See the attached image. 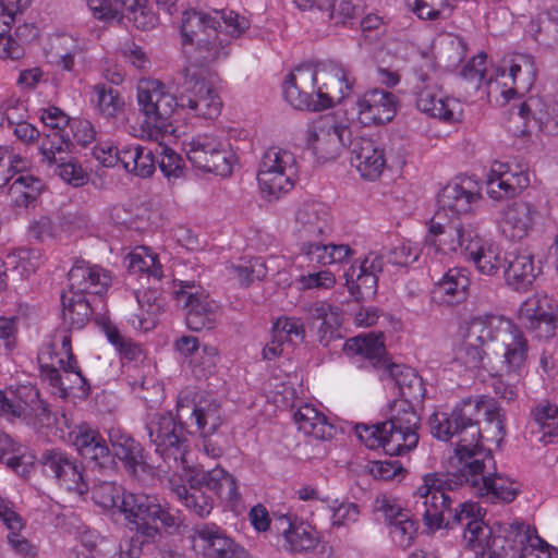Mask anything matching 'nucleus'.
Instances as JSON below:
<instances>
[{
  "label": "nucleus",
  "instance_id": "24",
  "mask_svg": "<svg viewBox=\"0 0 558 558\" xmlns=\"http://www.w3.org/2000/svg\"><path fill=\"white\" fill-rule=\"evenodd\" d=\"M57 364L59 368L54 363L40 364V376L56 389L54 393L63 399L68 398L75 389H78L82 395L88 393V381L78 369L76 362L65 363L64 357H60Z\"/></svg>",
  "mask_w": 558,
  "mask_h": 558
},
{
  "label": "nucleus",
  "instance_id": "5",
  "mask_svg": "<svg viewBox=\"0 0 558 558\" xmlns=\"http://www.w3.org/2000/svg\"><path fill=\"white\" fill-rule=\"evenodd\" d=\"M480 199L472 180L448 183L438 194V208L428 223L426 244L442 254L460 251L464 255L469 240L476 238L477 230L471 223H463L460 215L472 213Z\"/></svg>",
  "mask_w": 558,
  "mask_h": 558
},
{
  "label": "nucleus",
  "instance_id": "50",
  "mask_svg": "<svg viewBox=\"0 0 558 558\" xmlns=\"http://www.w3.org/2000/svg\"><path fill=\"white\" fill-rule=\"evenodd\" d=\"M156 163L169 183H175L185 177L184 159L168 146L158 145L156 148Z\"/></svg>",
  "mask_w": 558,
  "mask_h": 558
},
{
  "label": "nucleus",
  "instance_id": "35",
  "mask_svg": "<svg viewBox=\"0 0 558 558\" xmlns=\"http://www.w3.org/2000/svg\"><path fill=\"white\" fill-rule=\"evenodd\" d=\"M109 440L113 450L112 458H118L132 476H136L138 471H145L147 464L144 448L138 441L120 429H111Z\"/></svg>",
  "mask_w": 558,
  "mask_h": 558
},
{
  "label": "nucleus",
  "instance_id": "33",
  "mask_svg": "<svg viewBox=\"0 0 558 558\" xmlns=\"http://www.w3.org/2000/svg\"><path fill=\"white\" fill-rule=\"evenodd\" d=\"M502 360L500 371L506 375H521L529 357V340L522 329L512 323L502 339Z\"/></svg>",
  "mask_w": 558,
  "mask_h": 558
},
{
  "label": "nucleus",
  "instance_id": "34",
  "mask_svg": "<svg viewBox=\"0 0 558 558\" xmlns=\"http://www.w3.org/2000/svg\"><path fill=\"white\" fill-rule=\"evenodd\" d=\"M504 263L506 283L517 291L527 290L541 272L530 254L508 253Z\"/></svg>",
  "mask_w": 558,
  "mask_h": 558
},
{
  "label": "nucleus",
  "instance_id": "37",
  "mask_svg": "<svg viewBox=\"0 0 558 558\" xmlns=\"http://www.w3.org/2000/svg\"><path fill=\"white\" fill-rule=\"evenodd\" d=\"M354 254L348 244H325L320 239L301 242L300 256L308 266L341 263Z\"/></svg>",
  "mask_w": 558,
  "mask_h": 558
},
{
  "label": "nucleus",
  "instance_id": "60",
  "mask_svg": "<svg viewBox=\"0 0 558 558\" xmlns=\"http://www.w3.org/2000/svg\"><path fill=\"white\" fill-rule=\"evenodd\" d=\"M54 166V174L59 175L64 182L73 186H82L86 182V173L82 167L73 160H66V157L59 156Z\"/></svg>",
  "mask_w": 558,
  "mask_h": 558
},
{
  "label": "nucleus",
  "instance_id": "14",
  "mask_svg": "<svg viewBox=\"0 0 558 558\" xmlns=\"http://www.w3.org/2000/svg\"><path fill=\"white\" fill-rule=\"evenodd\" d=\"M518 316L523 327L536 338L551 339L558 328L557 303L546 294H533L519 307Z\"/></svg>",
  "mask_w": 558,
  "mask_h": 558
},
{
  "label": "nucleus",
  "instance_id": "51",
  "mask_svg": "<svg viewBox=\"0 0 558 558\" xmlns=\"http://www.w3.org/2000/svg\"><path fill=\"white\" fill-rule=\"evenodd\" d=\"M535 40L549 48L558 46V9L548 11L531 23Z\"/></svg>",
  "mask_w": 558,
  "mask_h": 558
},
{
  "label": "nucleus",
  "instance_id": "16",
  "mask_svg": "<svg viewBox=\"0 0 558 558\" xmlns=\"http://www.w3.org/2000/svg\"><path fill=\"white\" fill-rule=\"evenodd\" d=\"M47 476L57 481L60 487L84 495L89 486L77 461L60 448L46 449L39 459Z\"/></svg>",
  "mask_w": 558,
  "mask_h": 558
},
{
  "label": "nucleus",
  "instance_id": "22",
  "mask_svg": "<svg viewBox=\"0 0 558 558\" xmlns=\"http://www.w3.org/2000/svg\"><path fill=\"white\" fill-rule=\"evenodd\" d=\"M331 213L320 202L302 203L294 215L293 233L301 241L317 240L331 231Z\"/></svg>",
  "mask_w": 558,
  "mask_h": 558
},
{
  "label": "nucleus",
  "instance_id": "61",
  "mask_svg": "<svg viewBox=\"0 0 558 558\" xmlns=\"http://www.w3.org/2000/svg\"><path fill=\"white\" fill-rule=\"evenodd\" d=\"M27 386L20 387L12 399L7 398L2 392V398H0V414L11 415L13 417H27L29 409L25 410L24 408H27L32 403L29 399L24 396V389Z\"/></svg>",
  "mask_w": 558,
  "mask_h": 558
},
{
  "label": "nucleus",
  "instance_id": "47",
  "mask_svg": "<svg viewBox=\"0 0 558 558\" xmlns=\"http://www.w3.org/2000/svg\"><path fill=\"white\" fill-rule=\"evenodd\" d=\"M220 143L221 140L217 136L197 135L186 144V156L194 167L204 170L211 155L220 147Z\"/></svg>",
  "mask_w": 558,
  "mask_h": 558
},
{
  "label": "nucleus",
  "instance_id": "55",
  "mask_svg": "<svg viewBox=\"0 0 558 558\" xmlns=\"http://www.w3.org/2000/svg\"><path fill=\"white\" fill-rule=\"evenodd\" d=\"M46 355L49 359H52V355L57 357V361L60 357H64L66 362H76V359L72 351V339L69 329L57 330L52 336L51 343L49 344L47 351H44L39 355V362L46 363Z\"/></svg>",
  "mask_w": 558,
  "mask_h": 558
},
{
  "label": "nucleus",
  "instance_id": "7",
  "mask_svg": "<svg viewBox=\"0 0 558 558\" xmlns=\"http://www.w3.org/2000/svg\"><path fill=\"white\" fill-rule=\"evenodd\" d=\"M186 475L189 484H180L170 480V489L178 500L191 512L199 518L207 517L213 510V498L205 492H214L219 497L236 504L241 499L238 484L233 475L220 466L204 471L190 465Z\"/></svg>",
  "mask_w": 558,
  "mask_h": 558
},
{
  "label": "nucleus",
  "instance_id": "21",
  "mask_svg": "<svg viewBox=\"0 0 558 558\" xmlns=\"http://www.w3.org/2000/svg\"><path fill=\"white\" fill-rule=\"evenodd\" d=\"M193 537L204 558H248L247 551L216 524L196 525Z\"/></svg>",
  "mask_w": 558,
  "mask_h": 558
},
{
  "label": "nucleus",
  "instance_id": "18",
  "mask_svg": "<svg viewBox=\"0 0 558 558\" xmlns=\"http://www.w3.org/2000/svg\"><path fill=\"white\" fill-rule=\"evenodd\" d=\"M486 193L494 201H506L520 195L530 184L529 173L520 166L495 162L486 175Z\"/></svg>",
  "mask_w": 558,
  "mask_h": 558
},
{
  "label": "nucleus",
  "instance_id": "23",
  "mask_svg": "<svg viewBox=\"0 0 558 558\" xmlns=\"http://www.w3.org/2000/svg\"><path fill=\"white\" fill-rule=\"evenodd\" d=\"M539 218L541 213L534 204L517 201L502 208L498 227L507 239L520 241L529 236Z\"/></svg>",
  "mask_w": 558,
  "mask_h": 558
},
{
  "label": "nucleus",
  "instance_id": "17",
  "mask_svg": "<svg viewBox=\"0 0 558 558\" xmlns=\"http://www.w3.org/2000/svg\"><path fill=\"white\" fill-rule=\"evenodd\" d=\"M318 63L295 66L286 77L282 89L284 99L295 109L319 111Z\"/></svg>",
  "mask_w": 558,
  "mask_h": 558
},
{
  "label": "nucleus",
  "instance_id": "30",
  "mask_svg": "<svg viewBox=\"0 0 558 558\" xmlns=\"http://www.w3.org/2000/svg\"><path fill=\"white\" fill-rule=\"evenodd\" d=\"M512 323L511 319L504 316L487 313L465 320L461 325L460 331L462 336L484 348L490 342H500Z\"/></svg>",
  "mask_w": 558,
  "mask_h": 558
},
{
  "label": "nucleus",
  "instance_id": "42",
  "mask_svg": "<svg viewBox=\"0 0 558 558\" xmlns=\"http://www.w3.org/2000/svg\"><path fill=\"white\" fill-rule=\"evenodd\" d=\"M120 157L123 168L140 178H149L156 170V150L147 146L124 145Z\"/></svg>",
  "mask_w": 558,
  "mask_h": 558
},
{
  "label": "nucleus",
  "instance_id": "1",
  "mask_svg": "<svg viewBox=\"0 0 558 558\" xmlns=\"http://www.w3.org/2000/svg\"><path fill=\"white\" fill-rule=\"evenodd\" d=\"M492 426V441L500 442L505 435V415L493 398L470 397L461 400L450 413L438 412L429 416L430 434L442 441H453L460 468L457 472L425 474V483L434 488L451 492L469 486L493 502H511L519 487L509 477L495 472V460L490 450L481 446L485 437L480 422Z\"/></svg>",
  "mask_w": 558,
  "mask_h": 558
},
{
  "label": "nucleus",
  "instance_id": "52",
  "mask_svg": "<svg viewBox=\"0 0 558 558\" xmlns=\"http://www.w3.org/2000/svg\"><path fill=\"white\" fill-rule=\"evenodd\" d=\"M513 542L520 545L519 558H550L549 545L534 532L520 530Z\"/></svg>",
  "mask_w": 558,
  "mask_h": 558
},
{
  "label": "nucleus",
  "instance_id": "8",
  "mask_svg": "<svg viewBox=\"0 0 558 558\" xmlns=\"http://www.w3.org/2000/svg\"><path fill=\"white\" fill-rule=\"evenodd\" d=\"M343 351L348 355H361L375 368L381 369L380 378L393 381L403 397L402 400H417L424 396L422 378L414 369L390 362L385 355L386 349L380 336L368 333L350 338L345 341Z\"/></svg>",
  "mask_w": 558,
  "mask_h": 558
},
{
  "label": "nucleus",
  "instance_id": "44",
  "mask_svg": "<svg viewBox=\"0 0 558 558\" xmlns=\"http://www.w3.org/2000/svg\"><path fill=\"white\" fill-rule=\"evenodd\" d=\"M136 300L140 305V314H136L131 323L143 330L155 327L158 315L163 311V301L157 289H146L136 292Z\"/></svg>",
  "mask_w": 558,
  "mask_h": 558
},
{
  "label": "nucleus",
  "instance_id": "62",
  "mask_svg": "<svg viewBox=\"0 0 558 558\" xmlns=\"http://www.w3.org/2000/svg\"><path fill=\"white\" fill-rule=\"evenodd\" d=\"M272 331L281 333L284 341H303L305 338L304 324L298 317H279L272 326Z\"/></svg>",
  "mask_w": 558,
  "mask_h": 558
},
{
  "label": "nucleus",
  "instance_id": "20",
  "mask_svg": "<svg viewBox=\"0 0 558 558\" xmlns=\"http://www.w3.org/2000/svg\"><path fill=\"white\" fill-rule=\"evenodd\" d=\"M383 269V256L369 253L362 262L352 264L345 270V284L355 301L371 299L377 293L378 275Z\"/></svg>",
  "mask_w": 558,
  "mask_h": 558
},
{
  "label": "nucleus",
  "instance_id": "48",
  "mask_svg": "<svg viewBox=\"0 0 558 558\" xmlns=\"http://www.w3.org/2000/svg\"><path fill=\"white\" fill-rule=\"evenodd\" d=\"M286 548L291 551H304L315 547L316 533L306 522L296 520L294 523H288L284 530Z\"/></svg>",
  "mask_w": 558,
  "mask_h": 558
},
{
  "label": "nucleus",
  "instance_id": "12",
  "mask_svg": "<svg viewBox=\"0 0 558 558\" xmlns=\"http://www.w3.org/2000/svg\"><path fill=\"white\" fill-rule=\"evenodd\" d=\"M351 138L350 128L340 124L332 114L318 117L306 130V147L322 161L336 159Z\"/></svg>",
  "mask_w": 558,
  "mask_h": 558
},
{
  "label": "nucleus",
  "instance_id": "32",
  "mask_svg": "<svg viewBox=\"0 0 558 558\" xmlns=\"http://www.w3.org/2000/svg\"><path fill=\"white\" fill-rule=\"evenodd\" d=\"M470 278L464 268L453 267L434 284L432 299L439 305H456L464 302L469 296Z\"/></svg>",
  "mask_w": 558,
  "mask_h": 558
},
{
  "label": "nucleus",
  "instance_id": "28",
  "mask_svg": "<svg viewBox=\"0 0 558 558\" xmlns=\"http://www.w3.org/2000/svg\"><path fill=\"white\" fill-rule=\"evenodd\" d=\"M351 163L361 177L374 181L380 177L386 166L384 149L372 138L355 137L348 144Z\"/></svg>",
  "mask_w": 558,
  "mask_h": 558
},
{
  "label": "nucleus",
  "instance_id": "38",
  "mask_svg": "<svg viewBox=\"0 0 558 558\" xmlns=\"http://www.w3.org/2000/svg\"><path fill=\"white\" fill-rule=\"evenodd\" d=\"M529 425L538 440L548 444H558V405L544 399L537 402L530 411Z\"/></svg>",
  "mask_w": 558,
  "mask_h": 558
},
{
  "label": "nucleus",
  "instance_id": "15",
  "mask_svg": "<svg viewBox=\"0 0 558 558\" xmlns=\"http://www.w3.org/2000/svg\"><path fill=\"white\" fill-rule=\"evenodd\" d=\"M175 418L181 425L194 422L199 433H215L221 425L220 404L214 399H199L196 401L192 389H183L177 399Z\"/></svg>",
  "mask_w": 558,
  "mask_h": 558
},
{
  "label": "nucleus",
  "instance_id": "54",
  "mask_svg": "<svg viewBox=\"0 0 558 558\" xmlns=\"http://www.w3.org/2000/svg\"><path fill=\"white\" fill-rule=\"evenodd\" d=\"M94 93L97 109L102 116L112 118L123 109L124 101L117 89L105 84H97L94 86Z\"/></svg>",
  "mask_w": 558,
  "mask_h": 558
},
{
  "label": "nucleus",
  "instance_id": "41",
  "mask_svg": "<svg viewBox=\"0 0 558 558\" xmlns=\"http://www.w3.org/2000/svg\"><path fill=\"white\" fill-rule=\"evenodd\" d=\"M377 508L381 509L389 520L392 541L400 547L410 546L416 533L415 522L401 508L389 504L386 499H383Z\"/></svg>",
  "mask_w": 558,
  "mask_h": 558
},
{
  "label": "nucleus",
  "instance_id": "6",
  "mask_svg": "<svg viewBox=\"0 0 558 558\" xmlns=\"http://www.w3.org/2000/svg\"><path fill=\"white\" fill-rule=\"evenodd\" d=\"M420 422L410 401L397 400L387 421L373 426L356 425V435L371 449L381 447L389 456H402L417 446Z\"/></svg>",
  "mask_w": 558,
  "mask_h": 558
},
{
  "label": "nucleus",
  "instance_id": "9",
  "mask_svg": "<svg viewBox=\"0 0 558 558\" xmlns=\"http://www.w3.org/2000/svg\"><path fill=\"white\" fill-rule=\"evenodd\" d=\"M184 426L170 412L149 413L145 417L144 428L149 442L169 470L190 469L189 439Z\"/></svg>",
  "mask_w": 558,
  "mask_h": 558
},
{
  "label": "nucleus",
  "instance_id": "31",
  "mask_svg": "<svg viewBox=\"0 0 558 558\" xmlns=\"http://www.w3.org/2000/svg\"><path fill=\"white\" fill-rule=\"evenodd\" d=\"M519 116L525 126H536L547 135H558V101L546 102L539 96H530L519 106Z\"/></svg>",
  "mask_w": 558,
  "mask_h": 558
},
{
  "label": "nucleus",
  "instance_id": "56",
  "mask_svg": "<svg viewBox=\"0 0 558 558\" xmlns=\"http://www.w3.org/2000/svg\"><path fill=\"white\" fill-rule=\"evenodd\" d=\"M304 312L311 319L322 320L319 328L320 341H323L327 335V331L332 328V324L336 323V316L338 315V308L333 307L326 301H315L303 307ZM332 330H330V336Z\"/></svg>",
  "mask_w": 558,
  "mask_h": 558
},
{
  "label": "nucleus",
  "instance_id": "26",
  "mask_svg": "<svg viewBox=\"0 0 558 558\" xmlns=\"http://www.w3.org/2000/svg\"><path fill=\"white\" fill-rule=\"evenodd\" d=\"M398 98L391 92L373 89L357 101L359 121L365 125H380L390 122L397 113Z\"/></svg>",
  "mask_w": 558,
  "mask_h": 558
},
{
  "label": "nucleus",
  "instance_id": "4",
  "mask_svg": "<svg viewBox=\"0 0 558 558\" xmlns=\"http://www.w3.org/2000/svg\"><path fill=\"white\" fill-rule=\"evenodd\" d=\"M92 497L102 508H116L124 514L133 533L120 544V558H140L162 538L159 522L165 530H175L179 518L169 508L159 504L154 496L123 493L121 487L110 481H99L92 487Z\"/></svg>",
  "mask_w": 558,
  "mask_h": 558
},
{
  "label": "nucleus",
  "instance_id": "11",
  "mask_svg": "<svg viewBox=\"0 0 558 558\" xmlns=\"http://www.w3.org/2000/svg\"><path fill=\"white\" fill-rule=\"evenodd\" d=\"M174 298L185 311L186 327L192 331L216 327L218 312L208 292L194 280H174Z\"/></svg>",
  "mask_w": 558,
  "mask_h": 558
},
{
  "label": "nucleus",
  "instance_id": "59",
  "mask_svg": "<svg viewBox=\"0 0 558 558\" xmlns=\"http://www.w3.org/2000/svg\"><path fill=\"white\" fill-rule=\"evenodd\" d=\"M234 161V154L228 148V144L221 141L220 147L211 155L207 167L203 171L227 177L231 174Z\"/></svg>",
  "mask_w": 558,
  "mask_h": 558
},
{
  "label": "nucleus",
  "instance_id": "3",
  "mask_svg": "<svg viewBox=\"0 0 558 558\" xmlns=\"http://www.w3.org/2000/svg\"><path fill=\"white\" fill-rule=\"evenodd\" d=\"M430 483L417 487L415 492L416 510L421 511L422 519L429 529H453L454 525H465L463 545L465 549L474 553L475 558H509L510 554L502 543L506 538L492 536V529L484 524L483 509L476 502H457L451 490L447 488H434Z\"/></svg>",
  "mask_w": 558,
  "mask_h": 558
},
{
  "label": "nucleus",
  "instance_id": "53",
  "mask_svg": "<svg viewBox=\"0 0 558 558\" xmlns=\"http://www.w3.org/2000/svg\"><path fill=\"white\" fill-rule=\"evenodd\" d=\"M74 146L64 131L54 130L46 134L40 145V151L49 165L58 161L59 156L68 154Z\"/></svg>",
  "mask_w": 558,
  "mask_h": 558
},
{
  "label": "nucleus",
  "instance_id": "19",
  "mask_svg": "<svg viewBox=\"0 0 558 558\" xmlns=\"http://www.w3.org/2000/svg\"><path fill=\"white\" fill-rule=\"evenodd\" d=\"M229 44L226 34L217 28L209 29L206 37L197 38L194 51L190 56V63L182 70L183 76H187L189 70L193 69L198 77H211L209 66L228 57Z\"/></svg>",
  "mask_w": 558,
  "mask_h": 558
},
{
  "label": "nucleus",
  "instance_id": "27",
  "mask_svg": "<svg viewBox=\"0 0 558 558\" xmlns=\"http://www.w3.org/2000/svg\"><path fill=\"white\" fill-rule=\"evenodd\" d=\"M497 75L510 78L511 87L501 89L500 94L508 101L512 99L519 89H529L536 78V68L532 56L524 53H513L506 56L497 69Z\"/></svg>",
  "mask_w": 558,
  "mask_h": 558
},
{
  "label": "nucleus",
  "instance_id": "57",
  "mask_svg": "<svg viewBox=\"0 0 558 558\" xmlns=\"http://www.w3.org/2000/svg\"><path fill=\"white\" fill-rule=\"evenodd\" d=\"M407 3L421 20L445 19L450 11L447 0H407Z\"/></svg>",
  "mask_w": 558,
  "mask_h": 558
},
{
  "label": "nucleus",
  "instance_id": "10",
  "mask_svg": "<svg viewBox=\"0 0 558 558\" xmlns=\"http://www.w3.org/2000/svg\"><path fill=\"white\" fill-rule=\"evenodd\" d=\"M298 175L294 154L278 147L268 148L260 160L257 180L260 191L270 199L292 190Z\"/></svg>",
  "mask_w": 558,
  "mask_h": 558
},
{
  "label": "nucleus",
  "instance_id": "45",
  "mask_svg": "<svg viewBox=\"0 0 558 558\" xmlns=\"http://www.w3.org/2000/svg\"><path fill=\"white\" fill-rule=\"evenodd\" d=\"M219 22L208 14L196 10H185L182 13L181 36L182 44H195L197 38L206 37L209 29L217 28Z\"/></svg>",
  "mask_w": 558,
  "mask_h": 558
},
{
  "label": "nucleus",
  "instance_id": "36",
  "mask_svg": "<svg viewBox=\"0 0 558 558\" xmlns=\"http://www.w3.org/2000/svg\"><path fill=\"white\" fill-rule=\"evenodd\" d=\"M415 106L416 108L432 118L444 121L454 119V108L457 102L453 99L444 97L441 90L435 85H415Z\"/></svg>",
  "mask_w": 558,
  "mask_h": 558
},
{
  "label": "nucleus",
  "instance_id": "2",
  "mask_svg": "<svg viewBox=\"0 0 558 558\" xmlns=\"http://www.w3.org/2000/svg\"><path fill=\"white\" fill-rule=\"evenodd\" d=\"M211 77H198L193 69L183 76L178 95L169 93L157 80H142L137 85V102L149 137L172 131L171 119L177 109H187L198 118L214 119L220 113L221 100Z\"/></svg>",
  "mask_w": 558,
  "mask_h": 558
},
{
  "label": "nucleus",
  "instance_id": "49",
  "mask_svg": "<svg viewBox=\"0 0 558 558\" xmlns=\"http://www.w3.org/2000/svg\"><path fill=\"white\" fill-rule=\"evenodd\" d=\"M43 184L38 178L29 174H21L15 178L9 186V194L16 206L27 207L36 201Z\"/></svg>",
  "mask_w": 558,
  "mask_h": 558
},
{
  "label": "nucleus",
  "instance_id": "46",
  "mask_svg": "<svg viewBox=\"0 0 558 558\" xmlns=\"http://www.w3.org/2000/svg\"><path fill=\"white\" fill-rule=\"evenodd\" d=\"M61 302L63 319L72 329L80 330L89 322L93 311L85 294L76 295V293L69 290L61 294Z\"/></svg>",
  "mask_w": 558,
  "mask_h": 558
},
{
  "label": "nucleus",
  "instance_id": "13",
  "mask_svg": "<svg viewBox=\"0 0 558 558\" xmlns=\"http://www.w3.org/2000/svg\"><path fill=\"white\" fill-rule=\"evenodd\" d=\"M318 108L325 110L340 104L353 92L355 77L348 65L333 61L318 62Z\"/></svg>",
  "mask_w": 558,
  "mask_h": 558
},
{
  "label": "nucleus",
  "instance_id": "43",
  "mask_svg": "<svg viewBox=\"0 0 558 558\" xmlns=\"http://www.w3.org/2000/svg\"><path fill=\"white\" fill-rule=\"evenodd\" d=\"M294 422L300 430L315 439H326L332 435L333 426L312 404L301 405L294 413Z\"/></svg>",
  "mask_w": 558,
  "mask_h": 558
},
{
  "label": "nucleus",
  "instance_id": "63",
  "mask_svg": "<svg viewBox=\"0 0 558 558\" xmlns=\"http://www.w3.org/2000/svg\"><path fill=\"white\" fill-rule=\"evenodd\" d=\"M128 268L134 274L147 272L156 279H159L162 276L161 267L160 265H157V257L153 254H146L143 256L138 252L130 253Z\"/></svg>",
  "mask_w": 558,
  "mask_h": 558
},
{
  "label": "nucleus",
  "instance_id": "29",
  "mask_svg": "<svg viewBox=\"0 0 558 558\" xmlns=\"http://www.w3.org/2000/svg\"><path fill=\"white\" fill-rule=\"evenodd\" d=\"M70 292L101 295L111 286V275L98 265L85 260L76 262L68 274Z\"/></svg>",
  "mask_w": 558,
  "mask_h": 558
},
{
  "label": "nucleus",
  "instance_id": "25",
  "mask_svg": "<svg viewBox=\"0 0 558 558\" xmlns=\"http://www.w3.org/2000/svg\"><path fill=\"white\" fill-rule=\"evenodd\" d=\"M71 436L78 454L89 468L99 470L111 468L113 462L111 451L97 429L81 425Z\"/></svg>",
  "mask_w": 558,
  "mask_h": 558
},
{
  "label": "nucleus",
  "instance_id": "40",
  "mask_svg": "<svg viewBox=\"0 0 558 558\" xmlns=\"http://www.w3.org/2000/svg\"><path fill=\"white\" fill-rule=\"evenodd\" d=\"M484 348L476 344L468 337L462 336V342L453 350V357L450 361V369L459 375H475L481 369L490 368L486 362Z\"/></svg>",
  "mask_w": 558,
  "mask_h": 558
},
{
  "label": "nucleus",
  "instance_id": "64",
  "mask_svg": "<svg viewBox=\"0 0 558 558\" xmlns=\"http://www.w3.org/2000/svg\"><path fill=\"white\" fill-rule=\"evenodd\" d=\"M24 396L29 399L31 405L24 408L29 409L27 417H35L39 424L49 425L51 423V411L48 409V404L39 398V391L35 387H26L24 389Z\"/></svg>",
  "mask_w": 558,
  "mask_h": 558
},
{
  "label": "nucleus",
  "instance_id": "39",
  "mask_svg": "<svg viewBox=\"0 0 558 558\" xmlns=\"http://www.w3.org/2000/svg\"><path fill=\"white\" fill-rule=\"evenodd\" d=\"M471 259L476 269L485 276H494L501 266L505 267L504 257L499 247L488 241L482 239L476 232V238L466 244V251L463 255Z\"/></svg>",
  "mask_w": 558,
  "mask_h": 558
},
{
  "label": "nucleus",
  "instance_id": "58",
  "mask_svg": "<svg viewBox=\"0 0 558 558\" xmlns=\"http://www.w3.org/2000/svg\"><path fill=\"white\" fill-rule=\"evenodd\" d=\"M230 275L233 276L241 286L247 287L255 280H262L266 277V266L260 258H254L248 265H231Z\"/></svg>",
  "mask_w": 558,
  "mask_h": 558
}]
</instances>
